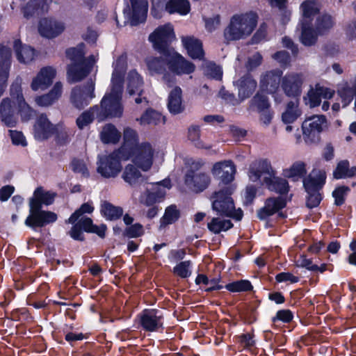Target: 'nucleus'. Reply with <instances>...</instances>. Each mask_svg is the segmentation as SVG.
I'll return each instance as SVG.
<instances>
[{
    "label": "nucleus",
    "instance_id": "f257e3e1",
    "mask_svg": "<svg viewBox=\"0 0 356 356\" xmlns=\"http://www.w3.org/2000/svg\"><path fill=\"white\" fill-rule=\"evenodd\" d=\"M248 177L252 181H259L264 175V182L272 191L284 194L289 191V184L285 179L276 177L270 163L266 159H258L252 162L248 169Z\"/></svg>",
    "mask_w": 356,
    "mask_h": 356
},
{
    "label": "nucleus",
    "instance_id": "f03ea898",
    "mask_svg": "<svg viewBox=\"0 0 356 356\" xmlns=\"http://www.w3.org/2000/svg\"><path fill=\"white\" fill-rule=\"evenodd\" d=\"M84 45L80 44L77 47L70 48L67 50V57L72 61L67 68V79L68 82L74 83L81 81L91 71L97 58L95 56H90L85 58Z\"/></svg>",
    "mask_w": 356,
    "mask_h": 356
},
{
    "label": "nucleus",
    "instance_id": "7ed1b4c3",
    "mask_svg": "<svg viewBox=\"0 0 356 356\" xmlns=\"http://www.w3.org/2000/svg\"><path fill=\"white\" fill-rule=\"evenodd\" d=\"M257 22L258 16L253 12L236 15L232 17L229 26L225 29V37L228 40L245 38L253 32Z\"/></svg>",
    "mask_w": 356,
    "mask_h": 356
},
{
    "label": "nucleus",
    "instance_id": "20e7f679",
    "mask_svg": "<svg viewBox=\"0 0 356 356\" xmlns=\"http://www.w3.org/2000/svg\"><path fill=\"white\" fill-rule=\"evenodd\" d=\"M271 95L277 103L286 104L285 111L282 113V120L284 124L294 122L302 114L300 109L299 98L300 90H271Z\"/></svg>",
    "mask_w": 356,
    "mask_h": 356
},
{
    "label": "nucleus",
    "instance_id": "39448f33",
    "mask_svg": "<svg viewBox=\"0 0 356 356\" xmlns=\"http://www.w3.org/2000/svg\"><path fill=\"white\" fill-rule=\"evenodd\" d=\"M232 191V187H227L216 193L213 197V209L220 214L240 220L243 217V211L241 209H235L234 202L230 196Z\"/></svg>",
    "mask_w": 356,
    "mask_h": 356
},
{
    "label": "nucleus",
    "instance_id": "423d86ee",
    "mask_svg": "<svg viewBox=\"0 0 356 356\" xmlns=\"http://www.w3.org/2000/svg\"><path fill=\"white\" fill-rule=\"evenodd\" d=\"M122 161H125L119 150L108 155L98 156L97 171L104 178H115L122 170Z\"/></svg>",
    "mask_w": 356,
    "mask_h": 356
},
{
    "label": "nucleus",
    "instance_id": "0eeeda50",
    "mask_svg": "<svg viewBox=\"0 0 356 356\" xmlns=\"http://www.w3.org/2000/svg\"><path fill=\"white\" fill-rule=\"evenodd\" d=\"M326 175L323 170H314L304 181V186L309 195L307 205L309 208L317 207L322 199L320 189L325 183Z\"/></svg>",
    "mask_w": 356,
    "mask_h": 356
},
{
    "label": "nucleus",
    "instance_id": "6e6552de",
    "mask_svg": "<svg viewBox=\"0 0 356 356\" xmlns=\"http://www.w3.org/2000/svg\"><path fill=\"white\" fill-rule=\"evenodd\" d=\"M156 153L154 146L148 143H142L130 152V158L132 163L141 170L147 172L152 166L154 158Z\"/></svg>",
    "mask_w": 356,
    "mask_h": 356
},
{
    "label": "nucleus",
    "instance_id": "1a4fd4ad",
    "mask_svg": "<svg viewBox=\"0 0 356 356\" xmlns=\"http://www.w3.org/2000/svg\"><path fill=\"white\" fill-rule=\"evenodd\" d=\"M326 118L322 115H316L306 118L302 124V134L307 143L319 140V135L326 125Z\"/></svg>",
    "mask_w": 356,
    "mask_h": 356
},
{
    "label": "nucleus",
    "instance_id": "9d476101",
    "mask_svg": "<svg viewBox=\"0 0 356 356\" xmlns=\"http://www.w3.org/2000/svg\"><path fill=\"white\" fill-rule=\"evenodd\" d=\"M129 4L124 9V15L131 26L144 22L146 19L147 0H129Z\"/></svg>",
    "mask_w": 356,
    "mask_h": 356
},
{
    "label": "nucleus",
    "instance_id": "9b49d317",
    "mask_svg": "<svg viewBox=\"0 0 356 356\" xmlns=\"http://www.w3.org/2000/svg\"><path fill=\"white\" fill-rule=\"evenodd\" d=\"M106 228L104 225H101L100 226L94 225L90 218L82 217L73 225L70 232V235L74 240L83 241V229L87 232L95 233L99 236L103 238L105 236Z\"/></svg>",
    "mask_w": 356,
    "mask_h": 356
},
{
    "label": "nucleus",
    "instance_id": "f8f14e48",
    "mask_svg": "<svg viewBox=\"0 0 356 356\" xmlns=\"http://www.w3.org/2000/svg\"><path fill=\"white\" fill-rule=\"evenodd\" d=\"M121 90H111L102 100V108L105 114L111 118H120L123 113L121 104Z\"/></svg>",
    "mask_w": 356,
    "mask_h": 356
},
{
    "label": "nucleus",
    "instance_id": "ddd939ff",
    "mask_svg": "<svg viewBox=\"0 0 356 356\" xmlns=\"http://www.w3.org/2000/svg\"><path fill=\"white\" fill-rule=\"evenodd\" d=\"M56 213L42 208H29V215L25 220V225L31 227H42L56 221Z\"/></svg>",
    "mask_w": 356,
    "mask_h": 356
},
{
    "label": "nucleus",
    "instance_id": "4468645a",
    "mask_svg": "<svg viewBox=\"0 0 356 356\" xmlns=\"http://www.w3.org/2000/svg\"><path fill=\"white\" fill-rule=\"evenodd\" d=\"M175 37L172 25L167 24L158 27L149 35V40L156 49L163 51Z\"/></svg>",
    "mask_w": 356,
    "mask_h": 356
},
{
    "label": "nucleus",
    "instance_id": "2eb2a0df",
    "mask_svg": "<svg viewBox=\"0 0 356 356\" xmlns=\"http://www.w3.org/2000/svg\"><path fill=\"white\" fill-rule=\"evenodd\" d=\"M65 29V23L54 17L42 18L38 24L40 34L49 39L58 37L64 32Z\"/></svg>",
    "mask_w": 356,
    "mask_h": 356
},
{
    "label": "nucleus",
    "instance_id": "dca6fc26",
    "mask_svg": "<svg viewBox=\"0 0 356 356\" xmlns=\"http://www.w3.org/2000/svg\"><path fill=\"white\" fill-rule=\"evenodd\" d=\"M169 180H163L161 182L151 184L147 187V193L141 197V202L146 205H152L162 199L166 193V191L170 188Z\"/></svg>",
    "mask_w": 356,
    "mask_h": 356
},
{
    "label": "nucleus",
    "instance_id": "f3484780",
    "mask_svg": "<svg viewBox=\"0 0 356 356\" xmlns=\"http://www.w3.org/2000/svg\"><path fill=\"white\" fill-rule=\"evenodd\" d=\"M211 177L205 172L194 173L189 171L185 176V184L194 192L200 193L208 188Z\"/></svg>",
    "mask_w": 356,
    "mask_h": 356
},
{
    "label": "nucleus",
    "instance_id": "a211bd4d",
    "mask_svg": "<svg viewBox=\"0 0 356 356\" xmlns=\"http://www.w3.org/2000/svg\"><path fill=\"white\" fill-rule=\"evenodd\" d=\"M13 105L22 121L27 122L35 115V111L25 102L21 90H15L10 94Z\"/></svg>",
    "mask_w": 356,
    "mask_h": 356
},
{
    "label": "nucleus",
    "instance_id": "6ab92c4d",
    "mask_svg": "<svg viewBox=\"0 0 356 356\" xmlns=\"http://www.w3.org/2000/svg\"><path fill=\"white\" fill-rule=\"evenodd\" d=\"M143 328L149 332L156 331L162 326L161 314L156 309H147L139 316Z\"/></svg>",
    "mask_w": 356,
    "mask_h": 356
},
{
    "label": "nucleus",
    "instance_id": "aec40b11",
    "mask_svg": "<svg viewBox=\"0 0 356 356\" xmlns=\"http://www.w3.org/2000/svg\"><path fill=\"white\" fill-rule=\"evenodd\" d=\"M56 70L50 66L40 69L31 82L32 89H46L49 88L56 77Z\"/></svg>",
    "mask_w": 356,
    "mask_h": 356
},
{
    "label": "nucleus",
    "instance_id": "412c9836",
    "mask_svg": "<svg viewBox=\"0 0 356 356\" xmlns=\"http://www.w3.org/2000/svg\"><path fill=\"white\" fill-rule=\"evenodd\" d=\"M333 95L334 90H308L307 96L304 97V102L310 108H314L318 106L323 99L322 109L327 111L329 104L327 100L332 98Z\"/></svg>",
    "mask_w": 356,
    "mask_h": 356
},
{
    "label": "nucleus",
    "instance_id": "4be33fe9",
    "mask_svg": "<svg viewBox=\"0 0 356 356\" xmlns=\"http://www.w3.org/2000/svg\"><path fill=\"white\" fill-rule=\"evenodd\" d=\"M213 175L218 177L225 184L234 180L236 167L232 161H224L216 163L211 170Z\"/></svg>",
    "mask_w": 356,
    "mask_h": 356
},
{
    "label": "nucleus",
    "instance_id": "5701e85b",
    "mask_svg": "<svg viewBox=\"0 0 356 356\" xmlns=\"http://www.w3.org/2000/svg\"><path fill=\"white\" fill-rule=\"evenodd\" d=\"M138 137L137 132L129 127H126L124 129L123 134V144L118 149L121 153L122 158L124 160H129L130 158V152L137 146Z\"/></svg>",
    "mask_w": 356,
    "mask_h": 356
},
{
    "label": "nucleus",
    "instance_id": "b1692460",
    "mask_svg": "<svg viewBox=\"0 0 356 356\" xmlns=\"http://www.w3.org/2000/svg\"><path fill=\"white\" fill-rule=\"evenodd\" d=\"M169 68L177 74H190L195 70V65L182 56L173 53L168 61Z\"/></svg>",
    "mask_w": 356,
    "mask_h": 356
},
{
    "label": "nucleus",
    "instance_id": "393cba45",
    "mask_svg": "<svg viewBox=\"0 0 356 356\" xmlns=\"http://www.w3.org/2000/svg\"><path fill=\"white\" fill-rule=\"evenodd\" d=\"M17 113L10 98H5L0 104V116L1 121L9 127H13L17 124Z\"/></svg>",
    "mask_w": 356,
    "mask_h": 356
},
{
    "label": "nucleus",
    "instance_id": "a878e982",
    "mask_svg": "<svg viewBox=\"0 0 356 356\" xmlns=\"http://www.w3.org/2000/svg\"><path fill=\"white\" fill-rule=\"evenodd\" d=\"M113 68L111 83L113 89H118L123 86L124 74L127 68L126 56H120L113 63Z\"/></svg>",
    "mask_w": 356,
    "mask_h": 356
},
{
    "label": "nucleus",
    "instance_id": "bb28decb",
    "mask_svg": "<svg viewBox=\"0 0 356 356\" xmlns=\"http://www.w3.org/2000/svg\"><path fill=\"white\" fill-rule=\"evenodd\" d=\"M54 130L53 125L47 117L41 115L34 125V136L37 140H42L48 138Z\"/></svg>",
    "mask_w": 356,
    "mask_h": 356
},
{
    "label": "nucleus",
    "instance_id": "cd10ccee",
    "mask_svg": "<svg viewBox=\"0 0 356 356\" xmlns=\"http://www.w3.org/2000/svg\"><path fill=\"white\" fill-rule=\"evenodd\" d=\"M54 193L45 191L42 188H38L30 199L29 208H42V205H50L54 202Z\"/></svg>",
    "mask_w": 356,
    "mask_h": 356
},
{
    "label": "nucleus",
    "instance_id": "c85d7f7f",
    "mask_svg": "<svg viewBox=\"0 0 356 356\" xmlns=\"http://www.w3.org/2000/svg\"><path fill=\"white\" fill-rule=\"evenodd\" d=\"M301 12L300 21L303 23H312L313 19L320 10V5L316 0L304 1L300 6Z\"/></svg>",
    "mask_w": 356,
    "mask_h": 356
},
{
    "label": "nucleus",
    "instance_id": "c756f323",
    "mask_svg": "<svg viewBox=\"0 0 356 356\" xmlns=\"http://www.w3.org/2000/svg\"><path fill=\"white\" fill-rule=\"evenodd\" d=\"M134 163L127 165L123 170L122 177L123 180L131 186H136L145 181V177Z\"/></svg>",
    "mask_w": 356,
    "mask_h": 356
},
{
    "label": "nucleus",
    "instance_id": "7c9ffc66",
    "mask_svg": "<svg viewBox=\"0 0 356 356\" xmlns=\"http://www.w3.org/2000/svg\"><path fill=\"white\" fill-rule=\"evenodd\" d=\"M11 52L6 46H0V89L6 86L7 70L10 64Z\"/></svg>",
    "mask_w": 356,
    "mask_h": 356
},
{
    "label": "nucleus",
    "instance_id": "2f4dec72",
    "mask_svg": "<svg viewBox=\"0 0 356 356\" xmlns=\"http://www.w3.org/2000/svg\"><path fill=\"white\" fill-rule=\"evenodd\" d=\"M181 41L184 47L192 58L202 59L204 56V51L202 42L191 36L183 37Z\"/></svg>",
    "mask_w": 356,
    "mask_h": 356
},
{
    "label": "nucleus",
    "instance_id": "473e14b6",
    "mask_svg": "<svg viewBox=\"0 0 356 356\" xmlns=\"http://www.w3.org/2000/svg\"><path fill=\"white\" fill-rule=\"evenodd\" d=\"M52 0H32L24 8V16L26 18L40 15L48 11L49 6Z\"/></svg>",
    "mask_w": 356,
    "mask_h": 356
},
{
    "label": "nucleus",
    "instance_id": "72a5a7b5",
    "mask_svg": "<svg viewBox=\"0 0 356 356\" xmlns=\"http://www.w3.org/2000/svg\"><path fill=\"white\" fill-rule=\"evenodd\" d=\"M298 29H300V40L304 45L311 46L316 42L318 33L316 32L315 28L314 29L312 23L305 24L300 21Z\"/></svg>",
    "mask_w": 356,
    "mask_h": 356
},
{
    "label": "nucleus",
    "instance_id": "f704fd0d",
    "mask_svg": "<svg viewBox=\"0 0 356 356\" xmlns=\"http://www.w3.org/2000/svg\"><path fill=\"white\" fill-rule=\"evenodd\" d=\"M286 202L282 197L269 198L266 200L264 209L259 211L258 216L260 219L266 218L284 208Z\"/></svg>",
    "mask_w": 356,
    "mask_h": 356
},
{
    "label": "nucleus",
    "instance_id": "c9c22d12",
    "mask_svg": "<svg viewBox=\"0 0 356 356\" xmlns=\"http://www.w3.org/2000/svg\"><path fill=\"white\" fill-rule=\"evenodd\" d=\"M94 97L93 90H72L70 100L75 107L81 108L87 106Z\"/></svg>",
    "mask_w": 356,
    "mask_h": 356
},
{
    "label": "nucleus",
    "instance_id": "e433bc0d",
    "mask_svg": "<svg viewBox=\"0 0 356 356\" xmlns=\"http://www.w3.org/2000/svg\"><path fill=\"white\" fill-rule=\"evenodd\" d=\"M250 90H238L237 96L232 90H220L219 96L226 103L232 105H238L250 96Z\"/></svg>",
    "mask_w": 356,
    "mask_h": 356
},
{
    "label": "nucleus",
    "instance_id": "4c0bfd02",
    "mask_svg": "<svg viewBox=\"0 0 356 356\" xmlns=\"http://www.w3.org/2000/svg\"><path fill=\"white\" fill-rule=\"evenodd\" d=\"M136 120L142 126L145 125H158L159 124L165 123V118L162 114L153 109H147L141 115L140 118H137Z\"/></svg>",
    "mask_w": 356,
    "mask_h": 356
},
{
    "label": "nucleus",
    "instance_id": "58836bf2",
    "mask_svg": "<svg viewBox=\"0 0 356 356\" xmlns=\"http://www.w3.org/2000/svg\"><path fill=\"white\" fill-rule=\"evenodd\" d=\"M18 60L26 63L31 61L34 57V50L29 46L23 45L20 40H15L13 44Z\"/></svg>",
    "mask_w": 356,
    "mask_h": 356
},
{
    "label": "nucleus",
    "instance_id": "ea45409f",
    "mask_svg": "<svg viewBox=\"0 0 356 356\" xmlns=\"http://www.w3.org/2000/svg\"><path fill=\"white\" fill-rule=\"evenodd\" d=\"M266 90H259L251 99L250 108L256 111L270 108V104L267 96Z\"/></svg>",
    "mask_w": 356,
    "mask_h": 356
},
{
    "label": "nucleus",
    "instance_id": "a19ab883",
    "mask_svg": "<svg viewBox=\"0 0 356 356\" xmlns=\"http://www.w3.org/2000/svg\"><path fill=\"white\" fill-rule=\"evenodd\" d=\"M100 138L104 143L115 144L120 140L121 133L114 125L108 124L103 127L100 133Z\"/></svg>",
    "mask_w": 356,
    "mask_h": 356
},
{
    "label": "nucleus",
    "instance_id": "79ce46f5",
    "mask_svg": "<svg viewBox=\"0 0 356 356\" xmlns=\"http://www.w3.org/2000/svg\"><path fill=\"white\" fill-rule=\"evenodd\" d=\"M168 107L172 114H178L184 111L181 90H172L168 97Z\"/></svg>",
    "mask_w": 356,
    "mask_h": 356
},
{
    "label": "nucleus",
    "instance_id": "37998d69",
    "mask_svg": "<svg viewBox=\"0 0 356 356\" xmlns=\"http://www.w3.org/2000/svg\"><path fill=\"white\" fill-rule=\"evenodd\" d=\"M165 10L170 14L177 13L185 15L190 11L188 0H170L165 6Z\"/></svg>",
    "mask_w": 356,
    "mask_h": 356
},
{
    "label": "nucleus",
    "instance_id": "c03bdc74",
    "mask_svg": "<svg viewBox=\"0 0 356 356\" xmlns=\"http://www.w3.org/2000/svg\"><path fill=\"white\" fill-rule=\"evenodd\" d=\"M356 175V167L349 168V163L348 161H341L338 164L333 172V176L335 179H343L346 177H351Z\"/></svg>",
    "mask_w": 356,
    "mask_h": 356
},
{
    "label": "nucleus",
    "instance_id": "a18cd8bd",
    "mask_svg": "<svg viewBox=\"0 0 356 356\" xmlns=\"http://www.w3.org/2000/svg\"><path fill=\"white\" fill-rule=\"evenodd\" d=\"M188 140L197 148L209 149L211 145L204 143L201 139L200 129L197 126H192L188 129Z\"/></svg>",
    "mask_w": 356,
    "mask_h": 356
},
{
    "label": "nucleus",
    "instance_id": "49530a36",
    "mask_svg": "<svg viewBox=\"0 0 356 356\" xmlns=\"http://www.w3.org/2000/svg\"><path fill=\"white\" fill-rule=\"evenodd\" d=\"M281 72H269L261 76L260 86L261 88H277L280 81Z\"/></svg>",
    "mask_w": 356,
    "mask_h": 356
},
{
    "label": "nucleus",
    "instance_id": "de8ad7c7",
    "mask_svg": "<svg viewBox=\"0 0 356 356\" xmlns=\"http://www.w3.org/2000/svg\"><path fill=\"white\" fill-rule=\"evenodd\" d=\"M101 212L102 215L108 220L117 219L123 213L122 208L115 207L108 202H104L102 203Z\"/></svg>",
    "mask_w": 356,
    "mask_h": 356
},
{
    "label": "nucleus",
    "instance_id": "09e8293b",
    "mask_svg": "<svg viewBox=\"0 0 356 356\" xmlns=\"http://www.w3.org/2000/svg\"><path fill=\"white\" fill-rule=\"evenodd\" d=\"M304 79L301 74H290L286 75L282 81L284 89H298L302 86Z\"/></svg>",
    "mask_w": 356,
    "mask_h": 356
},
{
    "label": "nucleus",
    "instance_id": "8fccbe9b",
    "mask_svg": "<svg viewBox=\"0 0 356 356\" xmlns=\"http://www.w3.org/2000/svg\"><path fill=\"white\" fill-rule=\"evenodd\" d=\"M208 229L214 234L225 232L230 229L233 225L229 220H222L220 218H213L208 223Z\"/></svg>",
    "mask_w": 356,
    "mask_h": 356
},
{
    "label": "nucleus",
    "instance_id": "3c124183",
    "mask_svg": "<svg viewBox=\"0 0 356 356\" xmlns=\"http://www.w3.org/2000/svg\"><path fill=\"white\" fill-rule=\"evenodd\" d=\"M334 25V21L331 16L323 15L318 17L315 22L314 28L318 34H323L330 30Z\"/></svg>",
    "mask_w": 356,
    "mask_h": 356
},
{
    "label": "nucleus",
    "instance_id": "603ef678",
    "mask_svg": "<svg viewBox=\"0 0 356 356\" xmlns=\"http://www.w3.org/2000/svg\"><path fill=\"white\" fill-rule=\"evenodd\" d=\"M305 165L303 162L297 161L290 168H286L283 171L284 177L289 178H297L302 177L305 174Z\"/></svg>",
    "mask_w": 356,
    "mask_h": 356
},
{
    "label": "nucleus",
    "instance_id": "864d4df0",
    "mask_svg": "<svg viewBox=\"0 0 356 356\" xmlns=\"http://www.w3.org/2000/svg\"><path fill=\"white\" fill-rule=\"evenodd\" d=\"M125 81L127 87L129 89L140 88L144 83L142 76L136 70L129 72Z\"/></svg>",
    "mask_w": 356,
    "mask_h": 356
},
{
    "label": "nucleus",
    "instance_id": "5fc2aeb1",
    "mask_svg": "<svg viewBox=\"0 0 356 356\" xmlns=\"http://www.w3.org/2000/svg\"><path fill=\"white\" fill-rule=\"evenodd\" d=\"M60 95V90H49L47 94L38 97L35 102L40 106H48L56 101Z\"/></svg>",
    "mask_w": 356,
    "mask_h": 356
},
{
    "label": "nucleus",
    "instance_id": "6e6d98bb",
    "mask_svg": "<svg viewBox=\"0 0 356 356\" xmlns=\"http://www.w3.org/2000/svg\"><path fill=\"white\" fill-rule=\"evenodd\" d=\"M225 289L233 293H238L250 291L252 289V286L250 281L241 280L227 284L225 286Z\"/></svg>",
    "mask_w": 356,
    "mask_h": 356
},
{
    "label": "nucleus",
    "instance_id": "4d7b16f0",
    "mask_svg": "<svg viewBox=\"0 0 356 356\" xmlns=\"http://www.w3.org/2000/svg\"><path fill=\"white\" fill-rule=\"evenodd\" d=\"M94 211V207L91 203L87 202L81 205V207L74 211V213L66 220L67 223L74 224L78 220L83 216L84 213H91Z\"/></svg>",
    "mask_w": 356,
    "mask_h": 356
},
{
    "label": "nucleus",
    "instance_id": "13d9d810",
    "mask_svg": "<svg viewBox=\"0 0 356 356\" xmlns=\"http://www.w3.org/2000/svg\"><path fill=\"white\" fill-rule=\"evenodd\" d=\"M234 86L241 89H255L257 81L249 74L234 81Z\"/></svg>",
    "mask_w": 356,
    "mask_h": 356
},
{
    "label": "nucleus",
    "instance_id": "bf43d9fd",
    "mask_svg": "<svg viewBox=\"0 0 356 356\" xmlns=\"http://www.w3.org/2000/svg\"><path fill=\"white\" fill-rule=\"evenodd\" d=\"M145 62L147 68L151 73L160 72L165 65V61L163 59L153 56L147 58Z\"/></svg>",
    "mask_w": 356,
    "mask_h": 356
},
{
    "label": "nucleus",
    "instance_id": "052dcab7",
    "mask_svg": "<svg viewBox=\"0 0 356 356\" xmlns=\"http://www.w3.org/2000/svg\"><path fill=\"white\" fill-rule=\"evenodd\" d=\"M179 217V211L175 206L168 207L161 220V225H169L175 222Z\"/></svg>",
    "mask_w": 356,
    "mask_h": 356
},
{
    "label": "nucleus",
    "instance_id": "680f3d73",
    "mask_svg": "<svg viewBox=\"0 0 356 356\" xmlns=\"http://www.w3.org/2000/svg\"><path fill=\"white\" fill-rule=\"evenodd\" d=\"M299 265L311 271H319L323 273L326 270V264H322L320 266L316 264H313L310 259H307L305 256H302L298 260Z\"/></svg>",
    "mask_w": 356,
    "mask_h": 356
},
{
    "label": "nucleus",
    "instance_id": "e2e57ef3",
    "mask_svg": "<svg viewBox=\"0 0 356 356\" xmlns=\"http://www.w3.org/2000/svg\"><path fill=\"white\" fill-rule=\"evenodd\" d=\"M95 118L92 110L83 112L76 119V123L79 129H83L93 121Z\"/></svg>",
    "mask_w": 356,
    "mask_h": 356
},
{
    "label": "nucleus",
    "instance_id": "0e129e2a",
    "mask_svg": "<svg viewBox=\"0 0 356 356\" xmlns=\"http://www.w3.org/2000/svg\"><path fill=\"white\" fill-rule=\"evenodd\" d=\"M173 272L177 275L186 278L191 275V262L189 261H181L174 267Z\"/></svg>",
    "mask_w": 356,
    "mask_h": 356
},
{
    "label": "nucleus",
    "instance_id": "69168bd1",
    "mask_svg": "<svg viewBox=\"0 0 356 356\" xmlns=\"http://www.w3.org/2000/svg\"><path fill=\"white\" fill-rule=\"evenodd\" d=\"M204 70L206 76L212 79H220L222 75L221 68L212 63H207Z\"/></svg>",
    "mask_w": 356,
    "mask_h": 356
},
{
    "label": "nucleus",
    "instance_id": "338daca9",
    "mask_svg": "<svg viewBox=\"0 0 356 356\" xmlns=\"http://www.w3.org/2000/svg\"><path fill=\"white\" fill-rule=\"evenodd\" d=\"M349 191V188L347 186L337 187L332 193L334 198L335 204L341 205L344 202V197L347 193Z\"/></svg>",
    "mask_w": 356,
    "mask_h": 356
},
{
    "label": "nucleus",
    "instance_id": "774afa93",
    "mask_svg": "<svg viewBox=\"0 0 356 356\" xmlns=\"http://www.w3.org/2000/svg\"><path fill=\"white\" fill-rule=\"evenodd\" d=\"M10 136L13 144L15 145L26 146V140L22 132L16 130H10Z\"/></svg>",
    "mask_w": 356,
    "mask_h": 356
}]
</instances>
